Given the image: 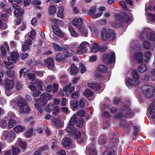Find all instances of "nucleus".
Here are the masks:
<instances>
[{
    "mask_svg": "<svg viewBox=\"0 0 155 155\" xmlns=\"http://www.w3.org/2000/svg\"><path fill=\"white\" fill-rule=\"evenodd\" d=\"M144 48L146 49H149L152 46L151 44L149 41H145L143 44Z\"/></svg>",
    "mask_w": 155,
    "mask_h": 155,
    "instance_id": "obj_50",
    "label": "nucleus"
},
{
    "mask_svg": "<svg viewBox=\"0 0 155 155\" xmlns=\"http://www.w3.org/2000/svg\"><path fill=\"white\" fill-rule=\"evenodd\" d=\"M78 116L81 117H83L85 116L86 114L84 110H81L77 112Z\"/></svg>",
    "mask_w": 155,
    "mask_h": 155,
    "instance_id": "obj_56",
    "label": "nucleus"
},
{
    "mask_svg": "<svg viewBox=\"0 0 155 155\" xmlns=\"http://www.w3.org/2000/svg\"><path fill=\"white\" fill-rule=\"evenodd\" d=\"M54 106L53 103L49 104H48L45 107L46 111L48 112H50L54 109Z\"/></svg>",
    "mask_w": 155,
    "mask_h": 155,
    "instance_id": "obj_37",
    "label": "nucleus"
},
{
    "mask_svg": "<svg viewBox=\"0 0 155 155\" xmlns=\"http://www.w3.org/2000/svg\"><path fill=\"white\" fill-rule=\"evenodd\" d=\"M69 30L72 36L74 37H76L77 36V33L71 27H69Z\"/></svg>",
    "mask_w": 155,
    "mask_h": 155,
    "instance_id": "obj_52",
    "label": "nucleus"
},
{
    "mask_svg": "<svg viewBox=\"0 0 155 155\" xmlns=\"http://www.w3.org/2000/svg\"><path fill=\"white\" fill-rule=\"evenodd\" d=\"M70 71L71 74L74 75L78 72V70L74 64H72L70 67Z\"/></svg>",
    "mask_w": 155,
    "mask_h": 155,
    "instance_id": "obj_42",
    "label": "nucleus"
},
{
    "mask_svg": "<svg viewBox=\"0 0 155 155\" xmlns=\"http://www.w3.org/2000/svg\"><path fill=\"white\" fill-rule=\"evenodd\" d=\"M59 82L60 83L63 84H66L68 81V78L66 74L60 75L59 76Z\"/></svg>",
    "mask_w": 155,
    "mask_h": 155,
    "instance_id": "obj_22",
    "label": "nucleus"
},
{
    "mask_svg": "<svg viewBox=\"0 0 155 155\" xmlns=\"http://www.w3.org/2000/svg\"><path fill=\"white\" fill-rule=\"evenodd\" d=\"M45 64L47 65L48 68L49 70H53L54 67V63L53 59L50 57L48 58L46 60H44Z\"/></svg>",
    "mask_w": 155,
    "mask_h": 155,
    "instance_id": "obj_12",
    "label": "nucleus"
},
{
    "mask_svg": "<svg viewBox=\"0 0 155 155\" xmlns=\"http://www.w3.org/2000/svg\"><path fill=\"white\" fill-rule=\"evenodd\" d=\"M27 76L29 80H31V83L32 84H34L36 82L35 80V75L33 73H29L27 74Z\"/></svg>",
    "mask_w": 155,
    "mask_h": 155,
    "instance_id": "obj_24",
    "label": "nucleus"
},
{
    "mask_svg": "<svg viewBox=\"0 0 155 155\" xmlns=\"http://www.w3.org/2000/svg\"><path fill=\"white\" fill-rule=\"evenodd\" d=\"M64 9L63 7H61L58 9L57 13L58 17L62 18L64 17Z\"/></svg>",
    "mask_w": 155,
    "mask_h": 155,
    "instance_id": "obj_43",
    "label": "nucleus"
},
{
    "mask_svg": "<svg viewBox=\"0 0 155 155\" xmlns=\"http://www.w3.org/2000/svg\"><path fill=\"white\" fill-rule=\"evenodd\" d=\"M147 68V67L146 65L142 64L138 67L137 70L139 72L142 73L146 71Z\"/></svg>",
    "mask_w": 155,
    "mask_h": 155,
    "instance_id": "obj_38",
    "label": "nucleus"
},
{
    "mask_svg": "<svg viewBox=\"0 0 155 155\" xmlns=\"http://www.w3.org/2000/svg\"><path fill=\"white\" fill-rule=\"evenodd\" d=\"M151 53L149 51H146L144 54V57L147 59V60H149L151 56Z\"/></svg>",
    "mask_w": 155,
    "mask_h": 155,
    "instance_id": "obj_59",
    "label": "nucleus"
},
{
    "mask_svg": "<svg viewBox=\"0 0 155 155\" xmlns=\"http://www.w3.org/2000/svg\"><path fill=\"white\" fill-rule=\"evenodd\" d=\"M17 122L16 120L10 119L8 122V128L9 129L12 128L15 125Z\"/></svg>",
    "mask_w": 155,
    "mask_h": 155,
    "instance_id": "obj_45",
    "label": "nucleus"
},
{
    "mask_svg": "<svg viewBox=\"0 0 155 155\" xmlns=\"http://www.w3.org/2000/svg\"><path fill=\"white\" fill-rule=\"evenodd\" d=\"M102 59L104 63L107 64H111L115 61V54L113 51L105 53L102 55Z\"/></svg>",
    "mask_w": 155,
    "mask_h": 155,
    "instance_id": "obj_5",
    "label": "nucleus"
},
{
    "mask_svg": "<svg viewBox=\"0 0 155 155\" xmlns=\"http://www.w3.org/2000/svg\"><path fill=\"white\" fill-rule=\"evenodd\" d=\"M101 39L103 41L109 40L112 41L114 40L116 35L113 30L109 29L107 31L105 28H103L101 31Z\"/></svg>",
    "mask_w": 155,
    "mask_h": 155,
    "instance_id": "obj_2",
    "label": "nucleus"
},
{
    "mask_svg": "<svg viewBox=\"0 0 155 155\" xmlns=\"http://www.w3.org/2000/svg\"><path fill=\"white\" fill-rule=\"evenodd\" d=\"M95 76L96 78L101 79L102 80H104L105 78V75L99 72H97L96 73Z\"/></svg>",
    "mask_w": 155,
    "mask_h": 155,
    "instance_id": "obj_53",
    "label": "nucleus"
},
{
    "mask_svg": "<svg viewBox=\"0 0 155 155\" xmlns=\"http://www.w3.org/2000/svg\"><path fill=\"white\" fill-rule=\"evenodd\" d=\"M141 90L144 95L147 98L155 99V90L152 86L146 84L142 87Z\"/></svg>",
    "mask_w": 155,
    "mask_h": 155,
    "instance_id": "obj_4",
    "label": "nucleus"
},
{
    "mask_svg": "<svg viewBox=\"0 0 155 155\" xmlns=\"http://www.w3.org/2000/svg\"><path fill=\"white\" fill-rule=\"evenodd\" d=\"M115 118L117 119H120L122 117H124V113L119 112L115 115Z\"/></svg>",
    "mask_w": 155,
    "mask_h": 155,
    "instance_id": "obj_63",
    "label": "nucleus"
},
{
    "mask_svg": "<svg viewBox=\"0 0 155 155\" xmlns=\"http://www.w3.org/2000/svg\"><path fill=\"white\" fill-rule=\"evenodd\" d=\"M19 57V53L16 51H13L11 52L10 57H9L7 59L9 63H11V61H13L15 63L18 60Z\"/></svg>",
    "mask_w": 155,
    "mask_h": 155,
    "instance_id": "obj_9",
    "label": "nucleus"
},
{
    "mask_svg": "<svg viewBox=\"0 0 155 155\" xmlns=\"http://www.w3.org/2000/svg\"><path fill=\"white\" fill-rule=\"evenodd\" d=\"M52 28L54 33L57 36L61 38L64 36L63 32L58 27L53 25L52 26Z\"/></svg>",
    "mask_w": 155,
    "mask_h": 155,
    "instance_id": "obj_16",
    "label": "nucleus"
},
{
    "mask_svg": "<svg viewBox=\"0 0 155 155\" xmlns=\"http://www.w3.org/2000/svg\"><path fill=\"white\" fill-rule=\"evenodd\" d=\"M52 98V95L48 92L43 93L41 95L40 98L35 99V100L37 101V102L34 104L36 109L40 113H42L43 111L42 107L47 103V100L51 99Z\"/></svg>",
    "mask_w": 155,
    "mask_h": 155,
    "instance_id": "obj_1",
    "label": "nucleus"
},
{
    "mask_svg": "<svg viewBox=\"0 0 155 155\" xmlns=\"http://www.w3.org/2000/svg\"><path fill=\"white\" fill-rule=\"evenodd\" d=\"M20 111L21 113H28L30 111V109L28 105L24 106L23 107L19 108Z\"/></svg>",
    "mask_w": 155,
    "mask_h": 155,
    "instance_id": "obj_32",
    "label": "nucleus"
},
{
    "mask_svg": "<svg viewBox=\"0 0 155 155\" xmlns=\"http://www.w3.org/2000/svg\"><path fill=\"white\" fill-rule=\"evenodd\" d=\"M119 4L123 8L124 10L125 11H127V10L128 9V8L124 2L120 1L119 2Z\"/></svg>",
    "mask_w": 155,
    "mask_h": 155,
    "instance_id": "obj_55",
    "label": "nucleus"
},
{
    "mask_svg": "<svg viewBox=\"0 0 155 155\" xmlns=\"http://www.w3.org/2000/svg\"><path fill=\"white\" fill-rule=\"evenodd\" d=\"M78 29L81 36L85 37L87 36V30L84 27L81 26V28H79Z\"/></svg>",
    "mask_w": 155,
    "mask_h": 155,
    "instance_id": "obj_34",
    "label": "nucleus"
},
{
    "mask_svg": "<svg viewBox=\"0 0 155 155\" xmlns=\"http://www.w3.org/2000/svg\"><path fill=\"white\" fill-rule=\"evenodd\" d=\"M77 117L76 115H74L73 117L71 118L69 122L68 125L73 126L74 125L76 124L77 120Z\"/></svg>",
    "mask_w": 155,
    "mask_h": 155,
    "instance_id": "obj_33",
    "label": "nucleus"
},
{
    "mask_svg": "<svg viewBox=\"0 0 155 155\" xmlns=\"http://www.w3.org/2000/svg\"><path fill=\"white\" fill-rule=\"evenodd\" d=\"M139 83L137 80H134L131 78H129L127 80L126 82L127 86H137Z\"/></svg>",
    "mask_w": 155,
    "mask_h": 155,
    "instance_id": "obj_21",
    "label": "nucleus"
},
{
    "mask_svg": "<svg viewBox=\"0 0 155 155\" xmlns=\"http://www.w3.org/2000/svg\"><path fill=\"white\" fill-rule=\"evenodd\" d=\"M78 105V103L77 101H72L71 103V108L73 110H76Z\"/></svg>",
    "mask_w": 155,
    "mask_h": 155,
    "instance_id": "obj_41",
    "label": "nucleus"
},
{
    "mask_svg": "<svg viewBox=\"0 0 155 155\" xmlns=\"http://www.w3.org/2000/svg\"><path fill=\"white\" fill-rule=\"evenodd\" d=\"M93 94V92L89 88L86 89L84 92V96L87 97L92 96Z\"/></svg>",
    "mask_w": 155,
    "mask_h": 155,
    "instance_id": "obj_36",
    "label": "nucleus"
},
{
    "mask_svg": "<svg viewBox=\"0 0 155 155\" xmlns=\"http://www.w3.org/2000/svg\"><path fill=\"white\" fill-rule=\"evenodd\" d=\"M18 145L23 152L25 150L27 145L26 142L19 141L18 142Z\"/></svg>",
    "mask_w": 155,
    "mask_h": 155,
    "instance_id": "obj_35",
    "label": "nucleus"
},
{
    "mask_svg": "<svg viewBox=\"0 0 155 155\" xmlns=\"http://www.w3.org/2000/svg\"><path fill=\"white\" fill-rule=\"evenodd\" d=\"M59 85L58 84L54 83L53 84L52 91L53 93L57 92L58 89Z\"/></svg>",
    "mask_w": 155,
    "mask_h": 155,
    "instance_id": "obj_54",
    "label": "nucleus"
},
{
    "mask_svg": "<svg viewBox=\"0 0 155 155\" xmlns=\"http://www.w3.org/2000/svg\"><path fill=\"white\" fill-rule=\"evenodd\" d=\"M110 147H108L106 150L103 153V155H115V153L113 148H116L117 145L116 144H112Z\"/></svg>",
    "mask_w": 155,
    "mask_h": 155,
    "instance_id": "obj_10",
    "label": "nucleus"
},
{
    "mask_svg": "<svg viewBox=\"0 0 155 155\" xmlns=\"http://www.w3.org/2000/svg\"><path fill=\"white\" fill-rule=\"evenodd\" d=\"M120 124L121 127H122L124 130H126L128 132L130 131L131 127L129 126V124L125 120L122 119L120 121Z\"/></svg>",
    "mask_w": 155,
    "mask_h": 155,
    "instance_id": "obj_15",
    "label": "nucleus"
},
{
    "mask_svg": "<svg viewBox=\"0 0 155 155\" xmlns=\"http://www.w3.org/2000/svg\"><path fill=\"white\" fill-rule=\"evenodd\" d=\"M132 76L133 78L136 80H137L139 78V74L136 70H134L132 71Z\"/></svg>",
    "mask_w": 155,
    "mask_h": 155,
    "instance_id": "obj_49",
    "label": "nucleus"
},
{
    "mask_svg": "<svg viewBox=\"0 0 155 155\" xmlns=\"http://www.w3.org/2000/svg\"><path fill=\"white\" fill-rule=\"evenodd\" d=\"M25 128L24 127L22 126L21 125H18L16 126L14 128V130L15 132L18 133L22 132Z\"/></svg>",
    "mask_w": 155,
    "mask_h": 155,
    "instance_id": "obj_39",
    "label": "nucleus"
},
{
    "mask_svg": "<svg viewBox=\"0 0 155 155\" xmlns=\"http://www.w3.org/2000/svg\"><path fill=\"white\" fill-rule=\"evenodd\" d=\"M65 56L62 53H58L55 57V60L57 61H61L65 59Z\"/></svg>",
    "mask_w": 155,
    "mask_h": 155,
    "instance_id": "obj_30",
    "label": "nucleus"
},
{
    "mask_svg": "<svg viewBox=\"0 0 155 155\" xmlns=\"http://www.w3.org/2000/svg\"><path fill=\"white\" fill-rule=\"evenodd\" d=\"M49 11L50 14H55L56 11V7L54 5H51L49 8Z\"/></svg>",
    "mask_w": 155,
    "mask_h": 155,
    "instance_id": "obj_47",
    "label": "nucleus"
},
{
    "mask_svg": "<svg viewBox=\"0 0 155 155\" xmlns=\"http://www.w3.org/2000/svg\"><path fill=\"white\" fill-rule=\"evenodd\" d=\"M134 112L129 109H127L124 113V117L130 118L132 117L134 115Z\"/></svg>",
    "mask_w": 155,
    "mask_h": 155,
    "instance_id": "obj_19",
    "label": "nucleus"
},
{
    "mask_svg": "<svg viewBox=\"0 0 155 155\" xmlns=\"http://www.w3.org/2000/svg\"><path fill=\"white\" fill-rule=\"evenodd\" d=\"M116 17L118 20V22H116L114 24V26L117 28L123 26L124 23H127L130 20L129 15L125 13H122L120 15H117Z\"/></svg>",
    "mask_w": 155,
    "mask_h": 155,
    "instance_id": "obj_3",
    "label": "nucleus"
},
{
    "mask_svg": "<svg viewBox=\"0 0 155 155\" xmlns=\"http://www.w3.org/2000/svg\"><path fill=\"white\" fill-rule=\"evenodd\" d=\"M60 110L59 107L58 106H56L55 107H54V109L53 110V114L56 115L59 113Z\"/></svg>",
    "mask_w": 155,
    "mask_h": 155,
    "instance_id": "obj_58",
    "label": "nucleus"
},
{
    "mask_svg": "<svg viewBox=\"0 0 155 155\" xmlns=\"http://www.w3.org/2000/svg\"><path fill=\"white\" fill-rule=\"evenodd\" d=\"M32 135V130L31 129L28 130L26 133H25V136L26 137L28 138L31 137Z\"/></svg>",
    "mask_w": 155,
    "mask_h": 155,
    "instance_id": "obj_61",
    "label": "nucleus"
},
{
    "mask_svg": "<svg viewBox=\"0 0 155 155\" xmlns=\"http://www.w3.org/2000/svg\"><path fill=\"white\" fill-rule=\"evenodd\" d=\"M81 133H79L74 138L77 140L79 143L81 144L83 141L84 139L82 137H81Z\"/></svg>",
    "mask_w": 155,
    "mask_h": 155,
    "instance_id": "obj_48",
    "label": "nucleus"
},
{
    "mask_svg": "<svg viewBox=\"0 0 155 155\" xmlns=\"http://www.w3.org/2000/svg\"><path fill=\"white\" fill-rule=\"evenodd\" d=\"M12 155H17L21 152V150L17 147L12 146Z\"/></svg>",
    "mask_w": 155,
    "mask_h": 155,
    "instance_id": "obj_25",
    "label": "nucleus"
},
{
    "mask_svg": "<svg viewBox=\"0 0 155 155\" xmlns=\"http://www.w3.org/2000/svg\"><path fill=\"white\" fill-rule=\"evenodd\" d=\"M146 37L151 41H155V33L149 32L147 34Z\"/></svg>",
    "mask_w": 155,
    "mask_h": 155,
    "instance_id": "obj_40",
    "label": "nucleus"
},
{
    "mask_svg": "<svg viewBox=\"0 0 155 155\" xmlns=\"http://www.w3.org/2000/svg\"><path fill=\"white\" fill-rule=\"evenodd\" d=\"M91 44L86 41H83L80 45L78 50L77 52L79 54H82L83 53L86 52L87 50V48H90Z\"/></svg>",
    "mask_w": 155,
    "mask_h": 155,
    "instance_id": "obj_6",
    "label": "nucleus"
},
{
    "mask_svg": "<svg viewBox=\"0 0 155 155\" xmlns=\"http://www.w3.org/2000/svg\"><path fill=\"white\" fill-rule=\"evenodd\" d=\"M97 69L101 72L106 73L107 72L108 68L104 65H100L97 67Z\"/></svg>",
    "mask_w": 155,
    "mask_h": 155,
    "instance_id": "obj_28",
    "label": "nucleus"
},
{
    "mask_svg": "<svg viewBox=\"0 0 155 155\" xmlns=\"http://www.w3.org/2000/svg\"><path fill=\"white\" fill-rule=\"evenodd\" d=\"M100 48V46L96 42H94L91 50V52L93 53L97 52L99 50Z\"/></svg>",
    "mask_w": 155,
    "mask_h": 155,
    "instance_id": "obj_27",
    "label": "nucleus"
},
{
    "mask_svg": "<svg viewBox=\"0 0 155 155\" xmlns=\"http://www.w3.org/2000/svg\"><path fill=\"white\" fill-rule=\"evenodd\" d=\"M97 11V8L94 6H92L90 7L89 10L88 14L90 15H92Z\"/></svg>",
    "mask_w": 155,
    "mask_h": 155,
    "instance_id": "obj_46",
    "label": "nucleus"
},
{
    "mask_svg": "<svg viewBox=\"0 0 155 155\" xmlns=\"http://www.w3.org/2000/svg\"><path fill=\"white\" fill-rule=\"evenodd\" d=\"M80 67L81 68V74L84 73L86 71V68L85 65L83 64L82 63H80L79 64Z\"/></svg>",
    "mask_w": 155,
    "mask_h": 155,
    "instance_id": "obj_62",
    "label": "nucleus"
},
{
    "mask_svg": "<svg viewBox=\"0 0 155 155\" xmlns=\"http://www.w3.org/2000/svg\"><path fill=\"white\" fill-rule=\"evenodd\" d=\"M79 107L81 109H82L84 107V103L83 100L81 99L80 100L79 102Z\"/></svg>",
    "mask_w": 155,
    "mask_h": 155,
    "instance_id": "obj_64",
    "label": "nucleus"
},
{
    "mask_svg": "<svg viewBox=\"0 0 155 155\" xmlns=\"http://www.w3.org/2000/svg\"><path fill=\"white\" fill-rule=\"evenodd\" d=\"M84 119L81 118L78 119L76 122V125L78 127H81L83 125Z\"/></svg>",
    "mask_w": 155,
    "mask_h": 155,
    "instance_id": "obj_44",
    "label": "nucleus"
},
{
    "mask_svg": "<svg viewBox=\"0 0 155 155\" xmlns=\"http://www.w3.org/2000/svg\"><path fill=\"white\" fill-rule=\"evenodd\" d=\"M27 105V101L23 98L19 99L17 103V105L20 107V108L23 107L24 106H26Z\"/></svg>",
    "mask_w": 155,
    "mask_h": 155,
    "instance_id": "obj_23",
    "label": "nucleus"
},
{
    "mask_svg": "<svg viewBox=\"0 0 155 155\" xmlns=\"http://www.w3.org/2000/svg\"><path fill=\"white\" fill-rule=\"evenodd\" d=\"M12 7L15 9L14 11V14L17 17L22 16L24 13V10L20 8V6L16 4L13 3L12 5Z\"/></svg>",
    "mask_w": 155,
    "mask_h": 155,
    "instance_id": "obj_7",
    "label": "nucleus"
},
{
    "mask_svg": "<svg viewBox=\"0 0 155 155\" xmlns=\"http://www.w3.org/2000/svg\"><path fill=\"white\" fill-rule=\"evenodd\" d=\"M4 63L6 65L7 68L8 69H11L13 68L14 67V65H13V62L11 61V63H9L6 61H4Z\"/></svg>",
    "mask_w": 155,
    "mask_h": 155,
    "instance_id": "obj_51",
    "label": "nucleus"
},
{
    "mask_svg": "<svg viewBox=\"0 0 155 155\" xmlns=\"http://www.w3.org/2000/svg\"><path fill=\"white\" fill-rule=\"evenodd\" d=\"M72 142L71 138L65 137L63 139L62 143L63 146L65 147H67L71 145Z\"/></svg>",
    "mask_w": 155,
    "mask_h": 155,
    "instance_id": "obj_20",
    "label": "nucleus"
},
{
    "mask_svg": "<svg viewBox=\"0 0 155 155\" xmlns=\"http://www.w3.org/2000/svg\"><path fill=\"white\" fill-rule=\"evenodd\" d=\"M107 140V136L105 134L100 136L98 138L99 143L100 145L104 144Z\"/></svg>",
    "mask_w": 155,
    "mask_h": 155,
    "instance_id": "obj_26",
    "label": "nucleus"
},
{
    "mask_svg": "<svg viewBox=\"0 0 155 155\" xmlns=\"http://www.w3.org/2000/svg\"><path fill=\"white\" fill-rule=\"evenodd\" d=\"M89 152L90 155H97V151L95 147H90V146L87 147Z\"/></svg>",
    "mask_w": 155,
    "mask_h": 155,
    "instance_id": "obj_31",
    "label": "nucleus"
},
{
    "mask_svg": "<svg viewBox=\"0 0 155 155\" xmlns=\"http://www.w3.org/2000/svg\"><path fill=\"white\" fill-rule=\"evenodd\" d=\"M51 148L52 150L58 149V146L57 145V143L56 142L54 141H52L51 142Z\"/></svg>",
    "mask_w": 155,
    "mask_h": 155,
    "instance_id": "obj_60",
    "label": "nucleus"
},
{
    "mask_svg": "<svg viewBox=\"0 0 155 155\" xmlns=\"http://www.w3.org/2000/svg\"><path fill=\"white\" fill-rule=\"evenodd\" d=\"M15 137V134L12 131L8 132L5 136V139H7L9 143H11L13 141Z\"/></svg>",
    "mask_w": 155,
    "mask_h": 155,
    "instance_id": "obj_14",
    "label": "nucleus"
},
{
    "mask_svg": "<svg viewBox=\"0 0 155 155\" xmlns=\"http://www.w3.org/2000/svg\"><path fill=\"white\" fill-rule=\"evenodd\" d=\"M87 86L90 88L96 91L99 90L101 87V84L97 82L88 83Z\"/></svg>",
    "mask_w": 155,
    "mask_h": 155,
    "instance_id": "obj_17",
    "label": "nucleus"
},
{
    "mask_svg": "<svg viewBox=\"0 0 155 155\" xmlns=\"http://www.w3.org/2000/svg\"><path fill=\"white\" fill-rule=\"evenodd\" d=\"M4 85L6 91H9L14 87L15 84L12 81L7 79L5 81Z\"/></svg>",
    "mask_w": 155,
    "mask_h": 155,
    "instance_id": "obj_11",
    "label": "nucleus"
},
{
    "mask_svg": "<svg viewBox=\"0 0 155 155\" xmlns=\"http://www.w3.org/2000/svg\"><path fill=\"white\" fill-rule=\"evenodd\" d=\"M83 20L82 19L79 18H75L73 20L72 23L77 28H81L83 23Z\"/></svg>",
    "mask_w": 155,
    "mask_h": 155,
    "instance_id": "obj_13",
    "label": "nucleus"
},
{
    "mask_svg": "<svg viewBox=\"0 0 155 155\" xmlns=\"http://www.w3.org/2000/svg\"><path fill=\"white\" fill-rule=\"evenodd\" d=\"M148 110L150 114H152L155 112V101H153L149 106Z\"/></svg>",
    "mask_w": 155,
    "mask_h": 155,
    "instance_id": "obj_29",
    "label": "nucleus"
},
{
    "mask_svg": "<svg viewBox=\"0 0 155 155\" xmlns=\"http://www.w3.org/2000/svg\"><path fill=\"white\" fill-rule=\"evenodd\" d=\"M53 45L54 48L55 49V51H60L62 47L60 46L56 43H53Z\"/></svg>",
    "mask_w": 155,
    "mask_h": 155,
    "instance_id": "obj_57",
    "label": "nucleus"
},
{
    "mask_svg": "<svg viewBox=\"0 0 155 155\" xmlns=\"http://www.w3.org/2000/svg\"><path fill=\"white\" fill-rule=\"evenodd\" d=\"M143 55L141 52H138L134 54V58L138 63H141L143 61Z\"/></svg>",
    "mask_w": 155,
    "mask_h": 155,
    "instance_id": "obj_18",
    "label": "nucleus"
},
{
    "mask_svg": "<svg viewBox=\"0 0 155 155\" xmlns=\"http://www.w3.org/2000/svg\"><path fill=\"white\" fill-rule=\"evenodd\" d=\"M66 130L69 135H73L74 137L80 132V131L76 129L73 126L71 125H68Z\"/></svg>",
    "mask_w": 155,
    "mask_h": 155,
    "instance_id": "obj_8",
    "label": "nucleus"
}]
</instances>
